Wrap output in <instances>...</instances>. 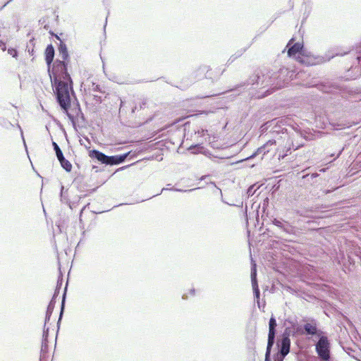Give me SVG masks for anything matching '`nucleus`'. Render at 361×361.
<instances>
[{"label":"nucleus","instance_id":"c85d7f7f","mask_svg":"<svg viewBox=\"0 0 361 361\" xmlns=\"http://www.w3.org/2000/svg\"><path fill=\"white\" fill-rule=\"evenodd\" d=\"M171 190H173V191H178V192H191L192 190H194L195 189H190V190H181V189H178V188H172L170 189Z\"/></svg>","mask_w":361,"mask_h":361},{"label":"nucleus","instance_id":"79ce46f5","mask_svg":"<svg viewBox=\"0 0 361 361\" xmlns=\"http://www.w3.org/2000/svg\"><path fill=\"white\" fill-rule=\"evenodd\" d=\"M49 33L51 35V36H54V35H56L53 31L50 30L49 32Z\"/></svg>","mask_w":361,"mask_h":361},{"label":"nucleus","instance_id":"49530a36","mask_svg":"<svg viewBox=\"0 0 361 361\" xmlns=\"http://www.w3.org/2000/svg\"><path fill=\"white\" fill-rule=\"evenodd\" d=\"M136 109H137V106H135V107H133V108L132 109V113H134Z\"/></svg>","mask_w":361,"mask_h":361},{"label":"nucleus","instance_id":"7c9ffc66","mask_svg":"<svg viewBox=\"0 0 361 361\" xmlns=\"http://www.w3.org/2000/svg\"><path fill=\"white\" fill-rule=\"evenodd\" d=\"M346 145L343 146L339 151H338V153L337 154L336 158H338L341 154H342V152H343V150L345 149Z\"/></svg>","mask_w":361,"mask_h":361},{"label":"nucleus","instance_id":"f8f14e48","mask_svg":"<svg viewBox=\"0 0 361 361\" xmlns=\"http://www.w3.org/2000/svg\"><path fill=\"white\" fill-rule=\"evenodd\" d=\"M210 71L207 66H201L192 73V81L200 80L204 78H209L208 72Z\"/></svg>","mask_w":361,"mask_h":361},{"label":"nucleus","instance_id":"5701e85b","mask_svg":"<svg viewBox=\"0 0 361 361\" xmlns=\"http://www.w3.org/2000/svg\"><path fill=\"white\" fill-rule=\"evenodd\" d=\"M8 54L12 56V57L17 59L18 56V51L16 48L9 47L8 49Z\"/></svg>","mask_w":361,"mask_h":361},{"label":"nucleus","instance_id":"39448f33","mask_svg":"<svg viewBox=\"0 0 361 361\" xmlns=\"http://www.w3.org/2000/svg\"><path fill=\"white\" fill-rule=\"evenodd\" d=\"M316 350L319 357L323 360H328L329 355V343L325 336H322L316 345Z\"/></svg>","mask_w":361,"mask_h":361},{"label":"nucleus","instance_id":"e433bc0d","mask_svg":"<svg viewBox=\"0 0 361 361\" xmlns=\"http://www.w3.org/2000/svg\"><path fill=\"white\" fill-rule=\"evenodd\" d=\"M34 41H35V39L32 38L30 39L29 43L32 45H34Z\"/></svg>","mask_w":361,"mask_h":361},{"label":"nucleus","instance_id":"ddd939ff","mask_svg":"<svg viewBox=\"0 0 361 361\" xmlns=\"http://www.w3.org/2000/svg\"><path fill=\"white\" fill-rule=\"evenodd\" d=\"M89 156L92 159L97 160L98 162L106 165L107 155L102 153V152L93 149L89 151Z\"/></svg>","mask_w":361,"mask_h":361},{"label":"nucleus","instance_id":"72a5a7b5","mask_svg":"<svg viewBox=\"0 0 361 361\" xmlns=\"http://www.w3.org/2000/svg\"><path fill=\"white\" fill-rule=\"evenodd\" d=\"M94 99L97 101V102H102V99H101V97L99 96H95L94 97Z\"/></svg>","mask_w":361,"mask_h":361},{"label":"nucleus","instance_id":"473e14b6","mask_svg":"<svg viewBox=\"0 0 361 361\" xmlns=\"http://www.w3.org/2000/svg\"><path fill=\"white\" fill-rule=\"evenodd\" d=\"M13 0H8V1H6L1 8H0V11L2 10L6 6H7L10 2H11Z\"/></svg>","mask_w":361,"mask_h":361},{"label":"nucleus","instance_id":"4c0bfd02","mask_svg":"<svg viewBox=\"0 0 361 361\" xmlns=\"http://www.w3.org/2000/svg\"><path fill=\"white\" fill-rule=\"evenodd\" d=\"M309 13H310V12H308V13H306V12H305V13H304V15H306V16L303 18L302 22H303V21H304V20H305L308 17Z\"/></svg>","mask_w":361,"mask_h":361},{"label":"nucleus","instance_id":"ea45409f","mask_svg":"<svg viewBox=\"0 0 361 361\" xmlns=\"http://www.w3.org/2000/svg\"><path fill=\"white\" fill-rule=\"evenodd\" d=\"M309 13H310V12H308V13H306V12H305V13H304V15H306V16L303 18L302 22H303V21H304V20H305L308 17Z\"/></svg>","mask_w":361,"mask_h":361},{"label":"nucleus","instance_id":"a211bd4d","mask_svg":"<svg viewBox=\"0 0 361 361\" xmlns=\"http://www.w3.org/2000/svg\"><path fill=\"white\" fill-rule=\"evenodd\" d=\"M59 161L61 164V166L66 171V172H71L72 170V164L71 163L65 158L63 156L61 158H59Z\"/></svg>","mask_w":361,"mask_h":361},{"label":"nucleus","instance_id":"1a4fd4ad","mask_svg":"<svg viewBox=\"0 0 361 361\" xmlns=\"http://www.w3.org/2000/svg\"><path fill=\"white\" fill-rule=\"evenodd\" d=\"M317 89L324 93L333 94L340 91V87L337 85L331 82H319L317 85Z\"/></svg>","mask_w":361,"mask_h":361},{"label":"nucleus","instance_id":"dca6fc26","mask_svg":"<svg viewBox=\"0 0 361 361\" xmlns=\"http://www.w3.org/2000/svg\"><path fill=\"white\" fill-rule=\"evenodd\" d=\"M274 338H275V329H269L268 343H267V352H266V360H267L268 357H269L271 348L274 343Z\"/></svg>","mask_w":361,"mask_h":361},{"label":"nucleus","instance_id":"393cba45","mask_svg":"<svg viewBox=\"0 0 361 361\" xmlns=\"http://www.w3.org/2000/svg\"><path fill=\"white\" fill-rule=\"evenodd\" d=\"M269 329H275L276 326V321L274 317H271L269 319Z\"/></svg>","mask_w":361,"mask_h":361},{"label":"nucleus","instance_id":"6ab92c4d","mask_svg":"<svg viewBox=\"0 0 361 361\" xmlns=\"http://www.w3.org/2000/svg\"><path fill=\"white\" fill-rule=\"evenodd\" d=\"M247 49V47L240 49L238 50L234 54H233L227 61V65L231 64L235 59L241 56Z\"/></svg>","mask_w":361,"mask_h":361},{"label":"nucleus","instance_id":"c756f323","mask_svg":"<svg viewBox=\"0 0 361 361\" xmlns=\"http://www.w3.org/2000/svg\"><path fill=\"white\" fill-rule=\"evenodd\" d=\"M63 189H64V187H63V185H61V192H60V197H61V201L63 200V198H64Z\"/></svg>","mask_w":361,"mask_h":361},{"label":"nucleus","instance_id":"0eeeda50","mask_svg":"<svg viewBox=\"0 0 361 361\" xmlns=\"http://www.w3.org/2000/svg\"><path fill=\"white\" fill-rule=\"evenodd\" d=\"M276 145V140H269L265 144L262 146L259 147L257 149L250 157H248L246 160H250L257 157L259 154H262L261 159H262L263 156L267 154L270 149L271 147Z\"/></svg>","mask_w":361,"mask_h":361},{"label":"nucleus","instance_id":"b1692460","mask_svg":"<svg viewBox=\"0 0 361 361\" xmlns=\"http://www.w3.org/2000/svg\"><path fill=\"white\" fill-rule=\"evenodd\" d=\"M92 90L94 92H103L102 87L99 84H96L94 82H92Z\"/></svg>","mask_w":361,"mask_h":361},{"label":"nucleus","instance_id":"f03ea898","mask_svg":"<svg viewBox=\"0 0 361 361\" xmlns=\"http://www.w3.org/2000/svg\"><path fill=\"white\" fill-rule=\"evenodd\" d=\"M295 77V71L289 70L286 67L279 68L278 71L269 70L267 68H262L255 73L250 78L240 84L237 85L230 91L240 92V89L246 85H261L264 87L271 86V91L268 94L272 93L275 90L281 89Z\"/></svg>","mask_w":361,"mask_h":361},{"label":"nucleus","instance_id":"412c9836","mask_svg":"<svg viewBox=\"0 0 361 361\" xmlns=\"http://www.w3.org/2000/svg\"><path fill=\"white\" fill-rule=\"evenodd\" d=\"M52 146H53V149L55 152L57 159H59V158H61L64 156L60 147L56 142L52 141Z\"/></svg>","mask_w":361,"mask_h":361},{"label":"nucleus","instance_id":"58836bf2","mask_svg":"<svg viewBox=\"0 0 361 361\" xmlns=\"http://www.w3.org/2000/svg\"><path fill=\"white\" fill-rule=\"evenodd\" d=\"M309 13H310V12H308V13H306V12H305V13H304V15H306V16L303 18L302 22H303V21H304V20H305L308 17Z\"/></svg>","mask_w":361,"mask_h":361},{"label":"nucleus","instance_id":"6e6552de","mask_svg":"<svg viewBox=\"0 0 361 361\" xmlns=\"http://www.w3.org/2000/svg\"><path fill=\"white\" fill-rule=\"evenodd\" d=\"M290 118H284L279 120L271 130V133L273 136L281 133H287V129L284 126H289L290 125Z\"/></svg>","mask_w":361,"mask_h":361},{"label":"nucleus","instance_id":"bb28decb","mask_svg":"<svg viewBox=\"0 0 361 361\" xmlns=\"http://www.w3.org/2000/svg\"><path fill=\"white\" fill-rule=\"evenodd\" d=\"M47 349H48V345L47 343V339H44V341H43L42 345V351L43 353H46L47 351Z\"/></svg>","mask_w":361,"mask_h":361},{"label":"nucleus","instance_id":"f3484780","mask_svg":"<svg viewBox=\"0 0 361 361\" xmlns=\"http://www.w3.org/2000/svg\"><path fill=\"white\" fill-rule=\"evenodd\" d=\"M304 329L305 333L308 335H316L317 333V327L315 322L312 323H306L304 325Z\"/></svg>","mask_w":361,"mask_h":361},{"label":"nucleus","instance_id":"c9c22d12","mask_svg":"<svg viewBox=\"0 0 361 361\" xmlns=\"http://www.w3.org/2000/svg\"><path fill=\"white\" fill-rule=\"evenodd\" d=\"M265 212H266V209L264 207V205L263 206V208H262V217H264V214H265Z\"/></svg>","mask_w":361,"mask_h":361},{"label":"nucleus","instance_id":"a19ab883","mask_svg":"<svg viewBox=\"0 0 361 361\" xmlns=\"http://www.w3.org/2000/svg\"><path fill=\"white\" fill-rule=\"evenodd\" d=\"M286 248H288V249H290V248H295V247L292 246V245H286Z\"/></svg>","mask_w":361,"mask_h":361},{"label":"nucleus","instance_id":"2eb2a0df","mask_svg":"<svg viewBox=\"0 0 361 361\" xmlns=\"http://www.w3.org/2000/svg\"><path fill=\"white\" fill-rule=\"evenodd\" d=\"M251 279L253 288L255 290V293L257 298L259 296V290L258 289V285L257 281V266L255 262L252 263V271H251Z\"/></svg>","mask_w":361,"mask_h":361},{"label":"nucleus","instance_id":"2f4dec72","mask_svg":"<svg viewBox=\"0 0 361 361\" xmlns=\"http://www.w3.org/2000/svg\"><path fill=\"white\" fill-rule=\"evenodd\" d=\"M78 104H80L79 102L77 99H75V102H74L73 103V105L71 104V107H78Z\"/></svg>","mask_w":361,"mask_h":361},{"label":"nucleus","instance_id":"423d86ee","mask_svg":"<svg viewBox=\"0 0 361 361\" xmlns=\"http://www.w3.org/2000/svg\"><path fill=\"white\" fill-rule=\"evenodd\" d=\"M294 41V38H291L286 45L287 54L289 57L299 58L300 56L304 54V47L303 44L300 42H295L291 45V43Z\"/></svg>","mask_w":361,"mask_h":361},{"label":"nucleus","instance_id":"37998d69","mask_svg":"<svg viewBox=\"0 0 361 361\" xmlns=\"http://www.w3.org/2000/svg\"><path fill=\"white\" fill-rule=\"evenodd\" d=\"M33 51H34L33 49H32L31 51H30V49H28V52H29V53H30V54H31V55H33Z\"/></svg>","mask_w":361,"mask_h":361},{"label":"nucleus","instance_id":"7ed1b4c3","mask_svg":"<svg viewBox=\"0 0 361 361\" xmlns=\"http://www.w3.org/2000/svg\"><path fill=\"white\" fill-rule=\"evenodd\" d=\"M75 96L74 90L70 92V107L66 111H64L61 108V111L68 116L71 121L73 128L76 130L77 122L80 121L82 123L81 127H84L87 123V119L82 111L80 104H78V107H71V95Z\"/></svg>","mask_w":361,"mask_h":361},{"label":"nucleus","instance_id":"4468645a","mask_svg":"<svg viewBox=\"0 0 361 361\" xmlns=\"http://www.w3.org/2000/svg\"><path fill=\"white\" fill-rule=\"evenodd\" d=\"M290 340L288 336H285L282 338L281 343L280 354L283 358L290 352Z\"/></svg>","mask_w":361,"mask_h":361},{"label":"nucleus","instance_id":"f704fd0d","mask_svg":"<svg viewBox=\"0 0 361 361\" xmlns=\"http://www.w3.org/2000/svg\"><path fill=\"white\" fill-rule=\"evenodd\" d=\"M146 104V102H142L140 105V109H142Z\"/></svg>","mask_w":361,"mask_h":361},{"label":"nucleus","instance_id":"20e7f679","mask_svg":"<svg viewBox=\"0 0 361 361\" xmlns=\"http://www.w3.org/2000/svg\"><path fill=\"white\" fill-rule=\"evenodd\" d=\"M54 56V47L51 44H49L47 46L44 51V59L47 66V71L51 83L52 79L55 77V75H56V72H55L53 69Z\"/></svg>","mask_w":361,"mask_h":361},{"label":"nucleus","instance_id":"09e8293b","mask_svg":"<svg viewBox=\"0 0 361 361\" xmlns=\"http://www.w3.org/2000/svg\"><path fill=\"white\" fill-rule=\"evenodd\" d=\"M168 190V189H167V188H162V190H161V192H162L164 190Z\"/></svg>","mask_w":361,"mask_h":361},{"label":"nucleus","instance_id":"8fccbe9b","mask_svg":"<svg viewBox=\"0 0 361 361\" xmlns=\"http://www.w3.org/2000/svg\"><path fill=\"white\" fill-rule=\"evenodd\" d=\"M48 27H49V25H45V26H44V28H45V29H47Z\"/></svg>","mask_w":361,"mask_h":361},{"label":"nucleus","instance_id":"cd10ccee","mask_svg":"<svg viewBox=\"0 0 361 361\" xmlns=\"http://www.w3.org/2000/svg\"><path fill=\"white\" fill-rule=\"evenodd\" d=\"M0 49L4 51L6 50V44L3 40H0Z\"/></svg>","mask_w":361,"mask_h":361},{"label":"nucleus","instance_id":"de8ad7c7","mask_svg":"<svg viewBox=\"0 0 361 361\" xmlns=\"http://www.w3.org/2000/svg\"><path fill=\"white\" fill-rule=\"evenodd\" d=\"M317 174H316V173L312 175V178H314V177H317Z\"/></svg>","mask_w":361,"mask_h":361},{"label":"nucleus","instance_id":"a878e982","mask_svg":"<svg viewBox=\"0 0 361 361\" xmlns=\"http://www.w3.org/2000/svg\"><path fill=\"white\" fill-rule=\"evenodd\" d=\"M194 146H195V145H192L190 147H189L188 149V151L190 152L192 154H200V152H198L199 151V148H196V147L192 148Z\"/></svg>","mask_w":361,"mask_h":361},{"label":"nucleus","instance_id":"a18cd8bd","mask_svg":"<svg viewBox=\"0 0 361 361\" xmlns=\"http://www.w3.org/2000/svg\"><path fill=\"white\" fill-rule=\"evenodd\" d=\"M54 37H56L57 39H59V41H61V39H60V37H59L56 34V35H54Z\"/></svg>","mask_w":361,"mask_h":361},{"label":"nucleus","instance_id":"aec40b11","mask_svg":"<svg viewBox=\"0 0 361 361\" xmlns=\"http://www.w3.org/2000/svg\"><path fill=\"white\" fill-rule=\"evenodd\" d=\"M194 147L199 148L198 152H200V154H202L209 158L215 157L208 149L203 147L201 144H196L192 148Z\"/></svg>","mask_w":361,"mask_h":361},{"label":"nucleus","instance_id":"c03bdc74","mask_svg":"<svg viewBox=\"0 0 361 361\" xmlns=\"http://www.w3.org/2000/svg\"><path fill=\"white\" fill-rule=\"evenodd\" d=\"M19 128H20V127L19 126ZM20 129H21V128H20ZM21 136H22V137H23V131H21ZM23 139H24V138H23ZM23 142H24V144H25V140H23ZM25 145L26 146V145Z\"/></svg>","mask_w":361,"mask_h":361},{"label":"nucleus","instance_id":"4be33fe9","mask_svg":"<svg viewBox=\"0 0 361 361\" xmlns=\"http://www.w3.org/2000/svg\"><path fill=\"white\" fill-rule=\"evenodd\" d=\"M257 189H258V188H255V185H250L247 188V192H246V193L247 195V197H252V195H254Z\"/></svg>","mask_w":361,"mask_h":361},{"label":"nucleus","instance_id":"f257e3e1","mask_svg":"<svg viewBox=\"0 0 361 361\" xmlns=\"http://www.w3.org/2000/svg\"><path fill=\"white\" fill-rule=\"evenodd\" d=\"M58 50L63 60L56 59L53 63L56 75L52 79V88L60 108L66 111L70 107V92L73 91V80L68 72L70 56L67 46L63 41H60Z\"/></svg>","mask_w":361,"mask_h":361},{"label":"nucleus","instance_id":"9b49d317","mask_svg":"<svg viewBox=\"0 0 361 361\" xmlns=\"http://www.w3.org/2000/svg\"><path fill=\"white\" fill-rule=\"evenodd\" d=\"M130 152H126L121 154H117L114 156H108L107 155V161H106V165H118L120 164H122L125 162V161L127 159V157H128L129 154Z\"/></svg>","mask_w":361,"mask_h":361},{"label":"nucleus","instance_id":"9d476101","mask_svg":"<svg viewBox=\"0 0 361 361\" xmlns=\"http://www.w3.org/2000/svg\"><path fill=\"white\" fill-rule=\"evenodd\" d=\"M270 221L272 222L274 226H276L286 233H290L293 230V228L288 222L281 219L271 218L270 219Z\"/></svg>","mask_w":361,"mask_h":361}]
</instances>
